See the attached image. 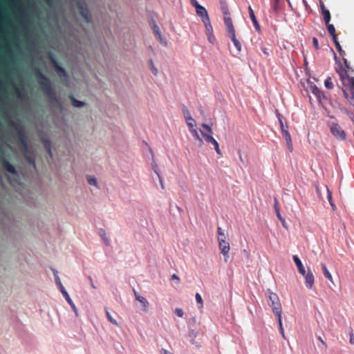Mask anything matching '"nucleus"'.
Here are the masks:
<instances>
[{
    "mask_svg": "<svg viewBox=\"0 0 354 354\" xmlns=\"http://www.w3.org/2000/svg\"><path fill=\"white\" fill-rule=\"evenodd\" d=\"M35 76L43 93L49 97L50 102H57L58 100L56 93L50 80L39 68L35 69Z\"/></svg>",
    "mask_w": 354,
    "mask_h": 354,
    "instance_id": "1",
    "label": "nucleus"
},
{
    "mask_svg": "<svg viewBox=\"0 0 354 354\" xmlns=\"http://www.w3.org/2000/svg\"><path fill=\"white\" fill-rule=\"evenodd\" d=\"M341 80L343 84L348 87L351 94H348L346 90H343L345 97L348 100H353L354 98V77H350L345 68H343V71L339 73Z\"/></svg>",
    "mask_w": 354,
    "mask_h": 354,
    "instance_id": "2",
    "label": "nucleus"
},
{
    "mask_svg": "<svg viewBox=\"0 0 354 354\" xmlns=\"http://www.w3.org/2000/svg\"><path fill=\"white\" fill-rule=\"evenodd\" d=\"M279 121L280 123V127L282 132V134L283 137L285 138L287 147L289 149V151L291 152L293 150L292 144V140L290 134L288 130V125L286 124H284L283 122V117L281 115H279Z\"/></svg>",
    "mask_w": 354,
    "mask_h": 354,
    "instance_id": "3",
    "label": "nucleus"
},
{
    "mask_svg": "<svg viewBox=\"0 0 354 354\" xmlns=\"http://www.w3.org/2000/svg\"><path fill=\"white\" fill-rule=\"evenodd\" d=\"M76 4L80 15L85 19L87 24L90 23L91 19V14L84 0H78Z\"/></svg>",
    "mask_w": 354,
    "mask_h": 354,
    "instance_id": "4",
    "label": "nucleus"
},
{
    "mask_svg": "<svg viewBox=\"0 0 354 354\" xmlns=\"http://www.w3.org/2000/svg\"><path fill=\"white\" fill-rule=\"evenodd\" d=\"M332 39H333L335 45V47H336L337 51L339 52V55L343 57V61H344V66H343L342 65L341 66V71H343V68H345L346 70V71H353L352 68L350 66L347 59L344 57L346 53L342 50L340 44H339V42L337 40V37H335L334 36V38H333Z\"/></svg>",
    "mask_w": 354,
    "mask_h": 354,
    "instance_id": "5",
    "label": "nucleus"
},
{
    "mask_svg": "<svg viewBox=\"0 0 354 354\" xmlns=\"http://www.w3.org/2000/svg\"><path fill=\"white\" fill-rule=\"evenodd\" d=\"M332 39H333L335 45V47H336L337 51L339 52V55L343 57V61H344V66H343L342 65L341 66V71H343V68H345L346 70V71H353L352 68L350 66L347 59L344 57L346 53L342 50L340 44H339V42L337 40V37H335L334 36V38H333Z\"/></svg>",
    "mask_w": 354,
    "mask_h": 354,
    "instance_id": "6",
    "label": "nucleus"
},
{
    "mask_svg": "<svg viewBox=\"0 0 354 354\" xmlns=\"http://www.w3.org/2000/svg\"><path fill=\"white\" fill-rule=\"evenodd\" d=\"M330 129L331 133L337 139L344 140L346 139V133L342 127L335 122H332L330 124Z\"/></svg>",
    "mask_w": 354,
    "mask_h": 354,
    "instance_id": "7",
    "label": "nucleus"
},
{
    "mask_svg": "<svg viewBox=\"0 0 354 354\" xmlns=\"http://www.w3.org/2000/svg\"><path fill=\"white\" fill-rule=\"evenodd\" d=\"M269 300L270 301V303L268 304L272 307L274 313L282 311L281 305L277 294L273 292L270 293Z\"/></svg>",
    "mask_w": 354,
    "mask_h": 354,
    "instance_id": "8",
    "label": "nucleus"
},
{
    "mask_svg": "<svg viewBox=\"0 0 354 354\" xmlns=\"http://www.w3.org/2000/svg\"><path fill=\"white\" fill-rule=\"evenodd\" d=\"M201 134L207 142L212 143L214 145L216 152L218 155H221L222 153L219 148L218 142L212 137V134H207L206 133L202 131Z\"/></svg>",
    "mask_w": 354,
    "mask_h": 354,
    "instance_id": "9",
    "label": "nucleus"
},
{
    "mask_svg": "<svg viewBox=\"0 0 354 354\" xmlns=\"http://www.w3.org/2000/svg\"><path fill=\"white\" fill-rule=\"evenodd\" d=\"M11 125L16 128L17 131V135L19 138V141L26 149H27V142L26 138L25 132L22 129H20L19 126L14 122H11Z\"/></svg>",
    "mask_w": 354,
    "mask_h": 354,
    "instance_id": "10",
    "label": "nucleus"
},
{
    "mask_svg": "<svg viewBox=\"0 0 354 354\" xmlns=\"http://www.w3.org/2000/svg\"><path fill=\"white\" fill-rule=\"evenodd\" d=\"M1 162L2 164V167L5 171H6L7 172H8L11 174H13V175L17 174V170H16L15 166L13 165H12L11 163H10L6 158L2 157L1 158Z\"/></svg>",
    "mask_w": 354,
    "mask_h": 354,
    "instance_id": "11",
    "label": "nucleus"
},
{
    "mask_svg": "<svg viewBox=\"0 0 354 354\" xmlns=\"http://www.w3.org/2000/svg\"><path fill=\"white\" fill-rule=\"evenodd\" d=\"M305 279V285L307 288L311 289L315 283V277L312 271L308 269L305 273V275H302Z\"/></svg>",
    "mask_w": 354,
    "mask_h": 354,
    "instance_id": "12",
    "label": "nucleus"
},
{
    "mask_svg": "<svg viewBox=\"0 0 354 354\" xmlns=\"http://www.w3.org/2000/svg\"><path fill=\"white\" fill-rule=\"evenodd\" d=\"M218 247L221 250V254L224 256L225 261H227V259L229 257V252L230 250V246L229 242L225 241H222L218 242Z\"/></svg>",
    "mask_w": 354,
    "mask_h": 354,
    "instance_id": "13",
    "label": "nucleus"
},
{
    "mask_svg": "<svg viewBox=\"0 0 354 354\" xmlns=\"http://www.w3.org/2000/svg\"><path fill=\"white\" fill-rule=\"evenodd\" d=\"M309 90L316 97L317 101L319 102H321L322 98L324 97V95L322 92L319 90V88H317L316 85L311 84L309 86Z\"/></svg>",
    "mask_w": 354,
    "mask_h": 354,
    "instance_id": "14",
    "label": "nucleus"
},
{
    "mask_svg": "<svg viewBox=\"0 0 354 354\" xmlns=\"http://www.w3.org/2000/svg\"><path fill=\"white\" fill-rule=\"evenodd\" d=\"M224 23L226 26L227 34L235 32V28L230 16H225Z\"/></svg>",
    "mask_w": 354,
    "mask_h": 354,
    "instance_id": "15",
    "label": "nucleus"
},
{
    "mask_svg": "<svg viewBox=\"0 0 354 354\" xmlns=\"http://www.w3.org/2000/svg\"><path fill=\"white\" fill-rule=\"evenodd\" d=\"M52 62H53V64L54 66V67L55 68V70L57 71V73H58L59 76L60 77H65L66 78L68 77V74L66 73V71H65V69L64 68H62V66H60L58 63L57 62V61L52 58Z\"/></svg>",
    "mask_w": 354,
    "mask_h": 354,
    "instance_id": "16",
    "label": "nucleus"
},
{
    "mask_svg": "<svg viewBox=\"0 0 354 354\" xmlns=\"http://www.w3.org/2000/svg\"><path fill=\"white\" fill-rule=\"evenodd\" d=\"M196 14L201 18L202 21L209 19L207 10L202 6L196 9Z\"/></svg>",
    "mask_w": 354,
    "mask_h": 354,
    "instance_id": "17",
    "label": "nucleus"
},
{
    "mask_svg": "<svg viewBox=\"0 0 354 354\" xmlns=\"http://www.w3.org/2000/svg\"><path fill=\"white\" fill-rule=\"evenodd\" d=\"M292 259L297 266L299 272L301 275H305V273L306 272V271L305 270L304 266H303L301 261L299 258V257L297 255H294Z\"/></svg>",
    "mask_w": 354,
    "mask_h": 354,
    "instance_id": "18",
    "label": "nucleus"
},
{
    "mask_svg": "<svg viewBox=\"0 0 354 354\" xmlns=\"http://www.w3.org/2000/svg\"><path fill=\"white\" fill-rule=\"evenodd\" d=\"M322 10V14L324 18V21L325 24H328L330 21V13L328 10H327L324 4H321L320 6Z\"/></svg>",
    "mask_w": 354,
    "mask_h": 354,
    "instance_id": "19",
    "label": "nucleus"
},
{
    "mask_svg": "<svg viewBox=\"0 0 354 354\" xmlns=\"http://www.w3.org/2000/svg\"><path fill=\"white\" fill-rule=\"evenodd\" d=\"M228 36L231 39L232 41L234 44V46L238 50V52H241V44L240 41L236 39L235 32L228 34Z\"/></svg>",
    "mask_w": 354,
    "mask_h": 354,
    "instance_id": "20",
    "label": "nucleus"
},
{
    "mask_svg": "<svg viewBox=\"0 0 354 354\" xmlns=\"http://www.w3.org/2000/svg\"><path fill=\"white\" fill-rule=\"evenodd\" d=\"M153 33H154L156 37L157 38V39L160 43L166 44V41H164V39H163V38L162 37V35H161L160 30L159 27L157 25L155 24L153 26Z\"/></svg>",
    "mask_w": 354,
    "mask_h": 354,
    "instance_id": "21",
    "label": "nucleus"
},
{
    "mask_svg": "<svg viewBox=\"0 0 354 354\" xmlns=\"http://www.w3.org/2000/svg\"><path fill=\"white\" fill-rule=\"evenodd\" d=\"M42 142L44 144V147L48 153V154L52 158L53 157V153L51 151V142L50 140L48 139L43 138Z\"/></svg>",
    "mask_w": 354,
    "mask_h": 354,
    "instance_id": "22",
    "label": "nucleus"
},
{
    "mask_svg": "<svg viewBox=\"0 0 354 354\" xmlns=\"http://www.w3.org/2000/svg\"><path fill=\"white\" fill-rule=\"evenodd\" d=\"M322 271H323V274L324 275V277L328 279L330 282L333 283V277L331 275V274L330 273V272L328 271L327 267H326V265L325 263H322Z\"/></svg>",
    "mask_w": 354,
    "mask_h": 354,
    "instance_id": "23",
    "label": "nucleus"
},
{
    "mask_svg": "<svg viewBox=\"0 0 354 354\" xmlns=\"http://www.w3.org/2000/svg\"><path fill=\"white\" fill-rule=\"evenodd\" d=\"M137 301H138L143 307V310L147 311L149 307V302L148 301L142 296H138L137 297Z\"/></svg>",
    "mask_w": 354,
    "mask_h": 354,
    "instance_id": "24",
    "label": "nucleus"
},
{
    "mask_svg": "<svg viewBox=\"0 0 354 354\" xmlns=\"http://www.w3.org/2000/svg\"><path fill=\"white\" fill-rule=\"evenodd\" d=\"M217 234H218V242H221L222 241L227 240V236L224 232V230L221 227H217Z\"/></svg>",
    "mask_w": 354,
    "mask_h": 354,
    "instance_id": "25",
    "label": "nucleus"
},
{
    "mask_svg": "<svg viewBox=\"0 0 354 354\" xmlns=\"http://www.w3.org/2000/svg\"><path fill=\"white\" fill-rule=\"evenodd\" d=\"M326 26L329 35L332 37V39L334 38V36L337 37L335 33V26L333 24H330L329 22L328 24H326Z\"/></svg>",
    "mask_w": 354,
    "mask_h": 354,
    "instance_id": "26",
    "label": "nucleus"
},
{
    "mask_svg": "<svg viewBox=\"0 0 354 354\" xmlns=\"http://www.w3.org/2000/svg\"><path fill=\"white\" fill-rule=\"evenodd\" d=\"M64 297L65 298L66 301L69 304V305L71 306L73 310L75 312L76 315H77V308L76 306L75 305V304L73 303V301H72V299H71L69 295L67 294Z\"/></svg>",
    "mask_w": 354,
    "mask_h": 354,
    "instance_id": "27",
    "label": "nucleus"
},
{
    "mask_svg": "<svg viewBox=\"0 0 354 354\" xmlns=\"http://www.w3.org/2000/svg\"><path fill=\"white\" fill-rule=\"evenodd\" d=\"M70 98L71 100L72 105L75 107H82L85 104L84 102L76 100L72 95H70Z\"/></svg>",
    "mask_w": 354,
    "mask_h": 354,
    "instance_id": "28",
    "label": "nucleus"
},
{
    "mask_svg": "<svg viewBox=\"0 0 354 354\" xmlns=\"http://www.w3.org/2000/svg\"><path fill=\"white\" fill-rule=\"evenodd\" d=\"M99 234H100V236L102 237L104 244L106 245H109V241L108 237L106 236V231L104 229L101 228L99 230Z\"/></svg>",
    "mask_w": 354,
    "mask_h": 354,
    "instance_id": "29",
    "label": "nucleus"
},
{
    "mask_svg": "<svg viewBox=\"0 0 354 354\" xmlns=\"http://www.w3.org/2000/svg\"><path fill=\"white\" fill-rule=\"evenodd\" d=\"M205 26V29H206V34L207 35H211L213 33V28L211 25V23H210V19H208L207 21H203Z\"/></svg>",
    "mask_w": 354,
    "mask_h": 354,
    "instance_id": "30",
    "label": "nucleus"
},
{
    "mask_svg": "<svg viewBox=\"0 0 354 354\" xmlns=\"http://www.w3.org/2000/svg\"><path fill=\"white\" fill-rule=\"evenodd\" d=\"M187 124L189 127V130L195 128L196 126V121L192 117H189L187 120H185Z\"/></svg>",
    "mask_w": 354,
    "mask_h": 354,
    "instance_id": "31",
    "label": "nucleus"
},
{
    "mask_svg": "<svg viewBox=\"0 0 354 354\" xmlns=\"http://www.w3.org/2000/svg\"><path fill=\"white\" fill-rule=\"evenodd\" d=\"M276 215H277V217L278 218V219L281 221L283 227L285 228H287L288 226H287L286 222L285 219L281 216L280 211H279V208H276Z\"/></svg>",
    "mask_w": 354,
    "mask_h": 354,
    "instance_id": "32",
    "label": "nucleus"
},
{
    "mask_svg": "<svg viewBox=\"0 0 354 354\" xmlns=\"http://www.w3.org/2000/svg\"><path fill=\"white\" fill-rule=\"evenodd\" d=\"M279 2L280 0H273L271 1V10L274 12H277L279 8Z\"/></svg>",
    "mask_w": 354,
    "mask_h": 354,
    "instance_id": "33",
    "label": "nucleus"
},
{
    "mask_svg": "<svg viewBox=\"0 0 354 354\" xmlns=\"http://www.w3.org/2000/svg\"><path fill=\"white\" fill-rule=\"evenodd\" d=\"M189 131L196 140L202 142V139L201 138L198 131L196 127L193 128L192 129H190Z\"/></svg>",
    "mask_w": 354,
    "mask_h": 354,
    "instance_id": "34",
    "label": "nucleus"
},
{
    "mask_svg": "<svg viewBox=\"0 0 354 354\" xmlns=\"http://www.w3.org/2000/svg\"><path fill=\"white\" fill-rule=\"evenodd\" d=\"M324 85L328 89H332L333 88V83L332 81V78L330 77H328L325 82Z\"/></svg>",
    "mask_w": 354,
    "mask_h": 354,
    "instance_id": "35",
    "label": "nucleus"
},
{
    "mask_svg": "<svg viewBox=\"0 0 354 354\" xmlns=\"http://www.w3.org/2000/svg\"><path fill=\"white\" fill-rule=\"evenodd\" d=\"M106 315L107 319L111 324H113V325L117 326H119L118 322L111 316V315L107 310H106Z\"/></svg>",
    "mask_w": 354,
    "mask_h": 354,
    "instance_id": "36",
    "label": "nucleus"
},
{
    "mask_svg": "<svg viewBox=\"0 0 354 354\" xmlns=\"http://www.w3.org/2000/svg\"><path fill=\"white\" fill-rule=\"evenodd\" d=\"M149 67H150V69H151L152 73L154 75H157L158 71L157 68L154 66V64H153V62L152 59H150L149 61Z\"/></svg>",
    "mask_w": 354,
    "mask_h": 354,
    "instance_id": "37",
    "label": "nucleus"
},
{
    "mask_svg": "<svg viewBox=\"0 0 354 354\" xmlns=\"http://www.w3.org/2000/svg\"><path fill=\"white\" fill-rule=\"evenodd\" d=\"M248 10H249L250 17V19H251V20L252 21V24H254L257 22H258V21H257V18L255 17L254 12L253 11L252 8L250 6H249Z\"/></svg>",
    "mask_w": 354,
    "mask_h": 354,
    "instance_id": "38",
    "label": "nucleus"
},
{
    "mask_svg": "<svg viewBox=\"0 0 354 354\" xmlns=\"http://www.w3.org/2000/svg\"><path fill=\"white\" fill-rule=\"evenodd\" d=\"M87 181L89 185L97 186V180L93 176H87Z\"/></svg>",
    "mask_w": 354,
    "mask_h": 354,
    "instance_id": "39",
    "label": "nucleus"
},
{
    "mask_svg": "<svg viewBox=\"0 0 354 354\" xmlns=\"http://www.w3.org/2000/svg\"><path fill=\"white\" fill-rule=\"evenodd\" d=\"M195 297L196 302L200 304L198 308H202L203 306V302L201 295L199 293H196Z\"/></svg>",
    "mask_w": 354,
    "mask_h": 354,
    "instance_id": "40",
    "label": "nucleus"
},
{
    "mask_svg": "<svg viewBox=\"0 0 354 354\" xmlns=\"http://www.w3.org/2000/svg\"><path fill=\"white\" fill-rule=\"evenodd\" d=\"M274 314L277 315V320H278V323H279V326H283V324H282V316H281V314H282V311L281 312H277V313H274Z\"/></svg>",
    "mask_w": 354,
    "mask_h": 354,
    "instance_id": "41",
    "label": "nucleus"
},
{
    "mask_svg": "<svg viewBox=\"0 0 354 354\" xmlns=\"http://www.w3.org/2000/svg\"><path fill=\"white\" fill-rule=\"evenodd\" d=\"M202 127L206 130L207 134H213L212 129L209 125L203 123Z\"/></svg>",
    "mask_w": 354,
    "mask_h": 354,
    "instance_id": "42",
    "label": "nucleus"
},
{
    "mask_svg": "<svg viewBox=\"0 0 354 354\" xmlns=\"http://www.w3.org/2000/svg\"><path fill=\"white\" fill-rule=\"evenodd\" d=\"M183 114L185 120H187L189 117H192L190 112L189 110L186 108L185 106H183Z\"/></svg>",
    "mask_w": 354,
    "mask_h": 354,
    "instance_id": "43",
    "label": "nucleus"
},
{
    "mask_svg": "<svg viewBox=\"0 0 354 354\" xmlns=\"http://www.w3.org/2000/svg\"><path fill=\"white\" fill-rule=\"evenodd\" d=\"M175 314L178 317H182L183 316V315H184V312H183V309L177 308L175 309Z\"/></svg>",
    "mask_w": 354,
    "mask_h": 354,
    "instance_id": "44",
    "label": "nucleus"
},
{
    "mask_svg": "<svg viewBox=\"0 0 354 354\" xmlns=\"http://www.w3.org/2000/svg\"><path fill=\"white\" fill-rule=\"evenodd\" d=\"M313 44L316 50L319 49V41L316 37L313 38Z\"/></svg>",
    "mask_w": 354,
    "mask_h": 354,
    "instance_id": "45",
    "label": "nucleus"
},
{
    "mask_svg": "<svg viewBox=\"0 0 354 354\" xmlns=\"http://www.w3.org/2000/svg\"><path fill=\"white\" fill-rule=\"evenodd\" d=\"M58 288H59V290L61 291V292L62 293L64 297L65 295H66L67 294H68L62 284H60V286H59Z\"/></svg>",
    "mask_w": 354,
    "mask_h": 354,
    "instance_id": "46",
    "label": "nucleus"
},
{
    "mask_svg": "<svg viewBox=\"0 0 354 354\" xmlns=\"http://www.w3.org/2000/svg\"><path fill=\"white\" fill-rule=\"evenodd\" d=\"M327 193H328V196H327L328 200V201H329V203H330V205H331L332 207H333V206H334V205H333V202H332L331 193L330 192V191H329V189H327Z\"/></svg>",
    "mask_w": 354,
    "mask_h": 354,
    "instance_id": "47",
    "label": "nucleus"
},
{
    "mask_svg": "<svg viewBox=\"0 0 354 354\" xmlns=\"http://www.w3.org/2000/svg\"><path fill=\"white\" fill-rule=\"evenodd\" d=\"M191 4L196 8L197 9V8L200 7L201 5L198 3V2L197 1V0H191Z\"/></svg>",
    "mask_w": 354,
    "mask_h": 354,
    "instance_id": "48",
    "label": "nucleus"
},
{
    "mask_svg": "<svg viewBox=\"0 0 354 354\" xmlns=\"http://www.w3.org/2000/svg\"><path fill=\"white\" fill-rule=\"evenodd\" d=\"M207 35L208 41L210 43L213 44L215 41V37H214L213 33L211 35Z\"/></svg>",
    "mask_w": 354,
    "mask_h": 354,
    "instance_id": "49",
    "label": "nucleus"
},
{
    "mask_svg": "<svg viewBox=\"0 0 354 354\" xmlns=\"http://www.w3.org/2000/svg\"><path fill=\"white\" fill-rule=\"evenodd\" d=\"M349 335H350L349 342L351 344L354 345V333H353V332L351 331Z\"/></svg>",
    "mask_w": 354,
    "mask_h": 354,
    "instance_id": "50",
    "label": "nucleus"
},
{
    "mask_svg": "<svg viewBox=\"0 0 354 354\" xmlns=\"http://www.w3.org/2000/svg\"><path fill=\"white\" fill-rule=\"evenodd\" d=\"M222 10H223V13L224 17L225 16H230V12H229V10H228L227 7H223Z\"/></svg>",
    "mask_w": 354,
    "mask_h": 354,
    "instance_id": "51",
    "label": "nucleus"
},
{
    "mask_svg": "<svg viewBox=\"0 0 354 354\" xmlns=\"http://www.w3.org/2000/svg\"><path fill=\"white\" fill-rule=\"evenodd\" d=\"M279 328L280 333L281 334L283 338L286 339L283 327V326H279Z\"/></svg>",
    "mask_w": 354,
    "mask_h": 354,
    "instance_id": "52",
    "label": "nucleus"
},
{
    "mask_svg": "<svg viewBox=\"0 0 354 354\" xmlns=\"http://www.w3.org/2000/svg\"><path fill=\"white\" fill-rule=\"evenodd\" d=\"M88 280H89V281H90V283H91V287H92L93 289H95V288H96V286L94 285V283H93V279H92L91 277L88 276Z\"/></svg>",
    "mask_w": 354,
    "mask_h": 354,
    "instance_id": "53",
    "label": "nucleus"
},
{
    "mask_svg": "<svg viewBox=\"0 0 354 354\" xmlns=\"http://www.w3.org/2000/svg\"><path fill=\"white\" fill-rule=\"evenodd\" d=\"M253 25H254V26L255 29H256L257 31H259H259H260V30H261V28H260V25H259V22H257L256 24H253Z\"/></svg>",
    "mask_w": 354,
    "mask_h": 354,
    "instance_id": "54",
    "label": "nucleus"
},
{
    "mask_svg": "<svg viewBox=\"0 0 354 354\" xmlns=\"http://www.w3.org/2000/svg\"><path fill=\"white\" fill-rule=\"evenodd\" d=\"M55 283L57 284V286H60V284H62L59 277H56L55 279Z\"/></svg>",
    "mask_w": 354,
    "mask_h": 354,
    "instance_id": "55",
    "label": "nucleus"
},
{
    "mask_svg": "<svg viewBox=\"0 0 354 354\" xmlns=\"http://www.w3.org/2000/svg\"><path fill=\"white\" fill-rule=\"evenodd\" d=\"M171 279L173 280H176L177 282H179L180 281V278L176 274H174L172 276H171Z\"/></svg>",
    "mask_w": 354,
    "mask_h": 354,
    "instance_id": "56",
    "label": "nucleus"
},
{
    "mask_svg": "<svg viewBox=\"0 0 354 354\" xmlns=\"http://www.w3.org/2000/svg\"><path fill=\"white\" fill-rule=\"evenodd\" d=\"M160 353H161V354H173L171 352H169L164 348L161 349Z\"/></svg>",
    "mask_w": 354,
    "mask_h": 354,
    "instance_id": "57",
    "label": "nucleus"
},
{
    "mask_svg": "<svg viewBox=\"0 0 354 354\" xmlns=\"http://www.w3.org/2000/svg\"><path fill=\"white\" fill-rule=\"evenodd\" d=\"M318 339L324 346L325 348L327 347L326 343L322 339L321 337H318Z\"/></svg>",
    "mask_w": 354,
    "mask_h": 354,
    "instance_id": "58",
    "label": "nucleus"
},
{
    "mask_svg": "<svg viewBox=\"0 0 354 354\" xmlns=\"http://www.w3.org/2000/svg\"><path fill=\"white\" fill-rule=\"evenodd\" d=\"M156 173L157 174V175H158V178H159V180H160V186L162 187V189H164L163 183H162V178L160 177V174L157 171H156Z\"/></svg>",
    "mask_w": 354,
    "mask_h": 354,
    "instance_id": "59",
    "label": "nucleus"
},
{
    "mask_svg": "<svg viewBox=\"0 0 354 354\" xmlns=\"http://www.w3.org/2000/svg\"><path fill=\"white\" fill-rule=\"evenodd\" d=\"M53 274H54V276H55V279L56 277H59V276H58V272H57V270H53Z\"/></svg>",
    "mask_w": 354,
    "mask_h": 354,
    "instance_id": "60",
    "label": "nucleus"
},
{
    "mask_svg": "<svg viewBox=\"0 0 354 354\" xmlns=\"http://www.w3.org/2000/svg\"><path fill=\"white\" fill-rule=\"evenodd\" d=\"M277 203H278L277 200L275 198L274 199V209L275 210H276V208H279L278 205H277Z\"/></svg>",
    "mask_w": 354,
    "mask_h": 354,
    "instance_id": "61",
    "label": "nucleus"
},
{
    "mask_svg": "<svg viewBox=\"0 0 354 354\" xmlns=\"http://www.w3.org/2000/svg\"><path fill=\"white\" fill-rule=\"evenodd\" d=\"M263 53H264V54H266V55H269V53H268V49H267V48H263Z\"/></svg>",
    "mask_w": 354,
    "mask_h": 354,
    "instance_id": "62",
    "label": "nucleus"
},
{
    "mask_svg": "<svg viewBox=\"0 0 354 354\" xmlns=\"http://www.w3.org/2000/svg\"><path fill=\"white\" fill-rule=\"evenodd\" d=\"M134 295H135V297H136V299L137 300V297L138 296H140L136 290H134Z\"/></svg>",
    "mask_w": 354,
    "mask_h": 354,
    "instance_id": "63",
    "label": "nucleus"
},
{
    "mask_svg": "<svg viewBox=\"0 0 354 354\" xmlns=\"http://www.w3.org/2000/svg\"><path fill=\"white\" fill-rule=\"evenodd\" d=\"M28 160L29 162H30V163L34 162L33 160L32 161L31 158H28Z\"/></svg>",
    "mask_w": 354,
    "mask_h": 354,
    "instance_id": "64",
    "label": "nucleus"
}]
</instances>
